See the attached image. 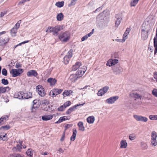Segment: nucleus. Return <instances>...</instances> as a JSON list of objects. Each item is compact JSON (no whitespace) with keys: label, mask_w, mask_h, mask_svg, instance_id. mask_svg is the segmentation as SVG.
<instances>
[{"label":"nucleus","mask_w":157,"mask_h":157,"mask_svg":"<svg viewBox=\"0 0 157 157\" xmlns=\"http://www.w3.org/2000/svg\"><path fill=\"white\" fill-rule=\"evenodd\" d=\"M85 104V103H84L83 104H77L73 106V107L70 108L67 111L66 113L67 114H69L71 113V112H72L73 111L75 110V109H77V107L78 106L80 105H83L84 104Z\"/></svg>","instance_id":"dca6fc26"},{"label":"nucleus","mask_w":157,"mask_h":157,"mask_svg":"<svg viewBox=\"0 0 157 157\" xmlns=\"http://www.w3.org/2000/svg\"><path fill=\"white\" fill-rule=\"evenodd\" d=\"M149 118L150 120H157V115H150L149 116Z\"/></svg>","instance_id":"79ce46f5"},{"label":"nucleus","mask_w":157,"mask_h":157,"mask_svg":"<svg viewBox=\"0 0 157 157\" xmlns=\"http://www.w3.org/2000/svg\"><path fill=\"white\" fill-rule=\"evenodd\" d=\"M129 95L131 97L136 99H139L140 100H141L142 98V94L141 92L140 91H132L130 93Z\"/></svg>","instance_id":"20e7f679"},{"label":"nucleus","mask_w":157,"mask_h":157,"mask_svg":"<svg viewBox=\"0 0 157 157\" xmlns=\"http://www.w3.org/2000/svg\"><path fill=\"white\" fill-rule=\"evenodd\" d=\"M28 77H32L33 76L36 77L38 75L37 72L34 70H31L29 71L27 74Z\"/></svg>","instance_id":"aec40b11"},{"label":"nucleus","mask_w":157,"mask_h":157,"mask_svg":"<svg viewBox=\"0 0 157 157\" xmlns=\"http://www.w3.org/2000/svg\"><path fill=\"white\" fill-rule=\"evenodd\" d=\"M139 0H133L131 2L130 5L131 6H136Z\"/></svg>","instance_id":"37998d69"},{"label":"nucleus","mask_w":157,"mask_h":157,"mask_svg":"<svg viewBox=\"0 0 157 157\" xmlns=\"http://www.w3.org/2000/svg\"><path fill=\"white\" fill-rule=\"evenodd\" d=\"M130 30L131 29L129 28H128L126 29L123 35L122 41L123 42H124L125 40L127 39V36L128 35Z\"/></svg>","instance_id":"5701e85b"},{"label":"nucleus","mask_w":157,"mask_h":157,"mask_svg":"<svg viewBox=\"0 0 157 157\" xmlns=\"http://www.w3.org/2000/svg\"><path fill=\"white\" fill-rule=\"evenodd\" d=\"M58 151H59L60 152H61V153H63V151L62 149L61 148L59 149Z\"/></svg>","instance_id":"338daca9"},{"label":"nucleus","mask_w":157,"mask_h":157,"mask_svg":"<svg viewBox=\"0 0 157 157\" xmlns=\"http://www.w3.org/2000/svg\"><path fill=\"white\" fill-rule=\"evenodd\" d=\"M93 34V32H90V33H89L87 34V35H86V36H87V38H88V37H90V36H91V35Z\"/></svg>","instance_id":"e2e57ef3"},{"label":"nucleus","mask_w":157,"mask_h":157,"mask_svg":"<svg viewBox=\"0 0 157 157\" xmlns=\"http://www.w3.org/2000/svg\"><path fill=\"white\" fill-rule=\"evenodd\" d=\"M134 119L138 122H146L148 121L147 117L138 115L135 114L133 116Z\"/></svg>","instance_id":"39448f33"},{"label":"nucleus","mask_w":157,"mask_h":157,"mask_svg":"<svg viewBox=\"0 0 157 157\" xmlns=\"http://www.w3.org/2000/svg\"><path fill=\"white\" fill-rule=\"evenodd\" d=\"M6 32L5 31L0 32V36L2 34H4L6 33Z\"/></svg>","instance_id":"774afa93"},{"label":"nucleus","mask_w":157,"mask_h":157,"mask_svg":"<svg viewBox=\"0 0 157 157\" xmlns=\"http://www.w3.org/2000/svg\"><path fill=\"white\" fill-rule=\"evenodd\" d=\"M10 128V127L9 125H6L1 127L0 129H3L5 130H7L9 129Z\"/></svg>","instance_id":"09e8293b"},{"label":"nucleus","mask_w":157,"mask_h":157,"mask_svg":"<svg viewBox=\"0 0 157 157\" xmlns=\"http://www.w3.org/2000/svg\"><path fill=\"white\" fill-rule=\"evenodd\" d=\"M65 108H64V105H63L58 108V110L59 111H62Z\"/></svg>","instance_id":"864d4df0"},{"label":"nucleus","mask_w":157,"mask_h":157,"mask_svg":"<svg viewBox=\"0 0 157 157\" xmlns=\"http://www.w3.org/2000/svg\"><path fill=\"white\" fill-rule=\"evenodd\" d=\"M6 134H4V133H1L0 134V139L3 141H7L8 139L6 136Z\"/></svg>","instance_id":"c9c22d12"},{"label":"nucleus","mask_w":157,"mask_h":157,"mask_svg":"<svg viewBox=\"0 0 157 157\" xmlns=\"http://www.w3.org/2000/svg\"><path fill=\"white\" fill-rule=\"evenodd\" d=\"M68 120V118L66 116H63L61 117L59 120L56 122L55 123V124H59L63 121Z\"/></svg>","instance_id":"473e14b6"},{"label":"nucleus","mask_w":157,"mask_h":157,"mask_svg":"<svg viewBox=\"0 0 157 157\" xmlns=\"http://www.w3.org/2000/svg\"><path fill=\"white\" fill-rule=\"evenodd\" d=\"M154 44L155 47L154 54H155L157 52V34H156L154 39Z\"/></svg>","instance_id":"a878e982"},{"label":"nucleus","mask_w":157,"mask_h":157,"mask_svg":"<svg viewBox=\"0 0 157 157\" xmlns=\"http://www.w3.org/2000/svg\"><path fill=\"white\" fill-rule=\"evenodd\" d=\"M64 3V1L58 2L56 3L55 5L59 8H61L63 6Z\"/></svg>","instance_id":"e433bc0d"},{"label":"nucleus","mask_w":157,"mask_h":157,"mask_svg":"<svg viewBox=\"0 0 157 157\" xmlns=\"http://www.w3.org/2000/svg\"><path fill=\"white\" fill-rule=\"evenodd\" d=\"M151 144L153 146H155L157 144V140H151Z\"/></svg>","instance_id":"a18cd8bd"},{"label":"nucleus","mask_w":157,"mask_h":157,"mask_svg":"<svg viewBox=\"0 0 157 157\" xmlns=\"http://www.w3.org/2000/svg\"><path fill=\"white\" fill-rule=\"evenodd\" d=\"M112 69L113 70L114 73L117 75H119L123 71V69L119 66L113 67Z\"/></svg>","instance_id":"f8f14e48"},{"label":"nucleus","mask_w":157,"mask_h":157,"mask_svg":"<svg viewBox=\"0 0 157 157\" xmlns=\"http://www.w3.org/2000/svg\"><path fill=\"white\" fill-rule=\"evenodd\" d=\"M36 89L38 94L41 97H44L46 94L44 89L40 85H38L36 87Z\"/></svg>","instance_id":"0eeeda50"},{"label":"nucleus","mask_w":157,"mask_h":157,"mask_svg":"<svg viewBox=\"0 0 157 157\" xmlns=\"http://www.w3.org/2000/svg\"><path fill=\"white\" fill-rule=\"evenodd\" d=\"M152 94L155 96L157 97V89H154L152 91Z\"/></svg>","instance_id":"8fccbe9b"},{"label":"nucleus","mask_w":157,"mask_h":157,"mask_svg":"<svg viewBox=\"0 0 157 157\" xmlns=\"http://www.w3.org/2000/svg\"><path fill=\"white\" fill-rule=\"evenodd\" d=\"M87 38V36L86 35L82 38L81 40L82 41H83L86 40Z\"/></svg>","instance_id":"13d9d810"},{"label":"nucleus","mask_w":157,"mask_h":157,"mask_svg":"<svg viewBox=\"0 0 157 157\" xmlns=\"http://www.w3.org/2000/svg\"><path fill=\"white\" fill-rule=\"evenodd\" d=\"M108 90V88L107 87H105L103 89L100 90L97 93V95L98 96H102L105 93H106Z\"/></svg>","instance_id":"6ab92c4d"},{"label":"nucleus","mask_w":157,"mask_h":157,"mask_svg":"<svg viewBox=\"0 0 157 157\" xmlns=\"http://www.w3.org/2000/svg\"><path fill=\"white\" fill-rule=\"evenodd\" d=\"M2 74L3 75L5 76H6L7 75V71L5 68L2 69Z\"/></svg>","instance_id":"3c124183"},{"label":"nucleus","mask_w":157,"mask_h":157,"mask_svg":"<svg viewBox=\"0 0 157 157\" xmlns=\"http://www.w3.org/2000/svg\"><path fill=\"white\" fill-rule=\"evenodd\" d=\"M9 41V38L8 37L3 38H0V46H3L6 45Z\"/></svg>","instance_id":"2eb2a0df"},{"label":"nucleus","mask_w":157,"mask_h":157,"mask_svg":"<svg viewBox=\"0 0 157 157\" xmlns=\"http://www.w3.org/2000/svg\"><path fill=\"white\" fill-rule=\"evenodd\" d=\"M93 34V32H90V33H89L87 34V35H86V36H87V38H88V37H90V36H91V35Z\"/></svg>","instance_id":"0e129e2a"},{"label":"nucleus","mask_w":157,"mask_h":157,"mask_svg":"<svg viewBox=\"0 0 157 157\" xmlns=\"http://www.w3.org/2000/svg\"><path fill=\"white\" fill-rule=\"evenodd\" d=\"M136 138V135L134 134H132L129 135V139L131 141L134 140Z\"/></svg>","instance_id":"ea45409f"},{"label":"nucleus","mask_w":157,"mask_h":157,"mask_svg":"<svg viewBox=\"0 0 157 157\" xmlns=\"http://www.w3.org/2000/svg\"><path fill=\"white\" fill-rule=\"evenodd\" d=\"M33 105L32 108V111L34 112L35 111L36 108H38L40 105V103L38 100H35L33 101Z\"/></svg>","instance_id":"f3484780"},{"label":"nucleus","mask_w":157,"mask_h":157,"mask_svg":"<svg viewBox=\"0 0 157 157\" xmlns=\"http://www.w3.org/2000/svg\"><path fill=\"white\" fill-rule=\"evenodd\" d=\"M73 51L70 50L68 52L67 55H66L63 58V62L65 64L68 63L70 60L71 58L72 57L73 55Z\"/></svg>","instance_id":"9d476101"},{"label":"nucleus","mask_w":157,"mask_h":157,"mask_svg":"<svg viewBox=\"0 0 157 157\" xmlns=\"http://www.w3.org/2000/svg\"><path fill=\"white\" fill-rule=\"evenodd\" d=\"M50 27H48V28H47L46 29V32L47 33H51V31L50 30Z\"/></svg>","instance_id":"680f3d73"},{"label":"nucleus","mask_w":157,"mask_h":157,"mask_svg":"<svg viewBox=\"0 0 157 157\" xmlns=\"http://www.w3.org/2000/svg\"><path fill=\"white\" fill-rule=\"evenodd\" d=\"M76 0H71L70 3L68 4V6L71 7L75 5L76 3Z\"/></svg>","instance_id":"c03bdc74"},{"label":"nucleus","mask_w":157,"mask_h":157,"mask_svg":"<svg viewBox=\"0 0 157 157\" xmlns=\"http://www.w3.org/2000/svg\"><path fill=\"white\" fill-rule=\"evenodd\" d=\"M49 103V101L47 99H44L42 101V104H44L45 105H47Z\"/></svg>","instance_id":"603ef678"},{"label":"nucleus","mask_w":157,"mask_h":157,"mask_svg":"<svg viewBox=\"0 0 157 157\" xmlns=\"http://www.w3.org/2000/svg\"><path fill=\"white\" fill-rule=\"evenodd\" d=\"M80 69L78 70L76 73V74L79 78L81 77L84 74L87 70V68L86 66H83L81 67V68H80Z\"/></svg>","instance_id":"9b49d317"},{"label":"nucleus","mask_w":157,"mask_h":157,"mask_svg":"<svg viewBox=\"0 0 157 157\" xmlns=\"http://www.w3.org/2000/svg\"><path fill=\"white\" fill-rule=\"evenodd\" d=\"M65 132H64L62 135V136L60 139V140L61 141H63L64 140V137H65Z\"/></svg>","instance_id":"6e6d98bb"},{"label":"nucleus","mask_w":157,"mask_h":157,"mask_svg":"<svg viewBox=\"0 0 157 157\" xmlns=\"http://www.w3.org/2000/svg\"><path fill=\"white\" fill-rule=\"evenodd\" d=\"M118 63V60L117 59H109V66L112 67V68L113 67L116 66L115 65Z\"/></svg>","instance_id":"4468645a"},{"label":"nucleus","mask_w":157,"mask_h":157,"mask_svg":"<svg viewBox=\"0 0 157 157\" xmlns=\"http://www.w3.org/2000/svg\"><path fill=\"white\" fill-rule=\"evenodd\" d=\"M26 154L27 155L29 156H32L33 154V151L31 149H28L26 151Z\"/></svg>","instance_id":"a19ab883"},{"label":"nucleus","mask_w":157,"mask_h":157,"mask_svg":"<svg viewBox=\"0 0 157 157\" xmlns=\"http://www.w3.org/2000/svg\"><path fill=\"white\" fill-rule=\"evenodd\" d=\"M81 63L80 62H76L75 64L73 66L72 70L73 71H76L78 69L80 70V68H81V67H82Z\"/></svg>","instance_id":"a211bd4d"},{"label":"nucleus","mask_w":157,"mask_h":157,"mask_svg":"<svg viewBox=\"0 0 157 157\" xmlns=\"http://www.w3.org/2000/svg\"><path fill=\"white\" fill-rule=\"evenodd\" d=\"M9 116L7 115H5L2 116L0 118V125L3 124L7 120H8Z\"/></svg>","instance_id":"393cba45"},{"label":"nucleus","mask_w":157,"mask_h":157,"mask_svg":"<svg viewBox=\"0 0 157 157\" xmlns=\"http://www.w3.org/2000/svg\"><path fill=\"white\" fill-rule=\"evenodd\" d=\"M21 20H19L15 24L14 26L11 30V34L12 36H15L16 34L17 29L19 28L20 24L21 23Z\"/></svg>","instance_id":"423d86ee"},{"label":"nucleus","mask_w":157,"mask_h":157,"mask_svg":"<svg viewBox=\"0 0 157 157\" xmlns=\"http://www.w3.org/2000/svg\"><path fill=\"white\" fill-rule=\"evenodd\" d=\"M119 98V97L117 96H113L109 98V103L112 104L117 100Z\"/></svg>","instance_id":"4be33fe9"},{"label":"nucleus","mask_w":157,"mask_h":157,"mask_svg":"<svg viewBox=\"0 0 157 157\" xmlns=\"http://www.w3.org/2000/svg\"><path fill=\"white\" fill-rule=\"evenodd\" d=\"M71 103L70 101H68L65 102L64 104L63 105L64 106V108H66L68 106L71 105Z\"/></svg>","instance_id":"de8ad7c7"},{"label":"nucleus","mask_w":157,"mask_h":157,"mask_svg":"<svg viewBox=\"0 0 157 157\" xmlns=\"http://www.w3.org/2000/svg\"><path fill=\"white\" fill-rule=\"evenodd\" d=\"M63 25H57L55 27H50V30L54 35L57 36L58 32L63 29Z\"/></svg>","instance_id":"7ed1b4c3"},{"label":"nucleus","mask_w":157,"mask_h":157,"mask_svg":"<svg viewBox=\"0 0 157 157\" xmlns=\"http://www.w3.org/2000/svg\"><path fill=\"white\" fill-rule=\"evenodd\" d=\"M62 91V90L58 89H54L51 90L49 95L53 98L56 97L58 94H60Z\"/></svg>","instance_id":"6e6552de"},{"label":"nucleus","mask_w":157,"mask_h":157,"mask_svg":"<svg viewBox=\"0 0 157 157\" xmlns=\"http://www.w3.org/2000/svg\"><path fill=\"white\" fill-rule=\"evenodd\" d=\"M2 83L4 85H6L8 84L9 82L7 80L2 79Z\"/></svg>","instance_id":"49530a36"},{"label":"nucleus","mask_w":157,"mask_h":157,"mask_svg":"<svg viewBox=\"0 0 157 157\" xmlns=\"http://www.w3.org/2000/svg\"><path fill=\"white\" fill-rule=\"evenodd\" d=\"M78 126L79 128V130L82 132L85 131V128L83 124L82 121H79L78 124Z\"/></svg>","instance_id":"7c9ffc66"},{"label":"nucleus","mask_w":157,"mask_h":157,"mask_svg":"<svg viewBox=\"0 0 157 157\" xmlns=\"http://www.w3.org/2000/svg\"><path fill=\"white\" fill-rule=\"evenodd\" d=\"M22 69H13L10 71V73L12 74L13 77H16L19 76L23 72Z\"/></svg>","instance_id":"1a4fd4ad"},{"label":"nucleus","mask_w":157,"mask_h":157,"mask_svg":"<svg viewBox=\"0 0 157 157\" xmlns=\"http://www.w3.org/2000/svg\"><path fill=\"white\" fill-rule=\"evenodd\" d=\"M120 147L121 148H126L127 146V143L126 140H122L120 143Z\"/></svg>","instance_id":"bb28decb"},{"label":"nucleus","mask_w":157,"mask_h":157,"mask_svg":"<svg viewBox=\"0 0 157 157\" xmlns=\"http://www.w3.org/2000/svg\"><path fill=\"white\" fill-rule=\"evenodd\" d=\"M77 133V131L76 128H73V134L71 136L70 140L72 141H74L76 138Z\"/></svg>","instance_id":"2f4dec72"},{"label":"nucleus","mask_w":157,"mask_h":157,"mask_svg":"<svg viewBox=\"0 0 157 157\" xmlns=\"http://www.w3.org/2000/svg\"><path fill=\"white\" fill-rule=\"evenodd\" d=\"M115 17L116 18L115 21V25L117 27L120 25L122 20L121 16L119 14L116 15Z\"/></svg>","instance_id":"ddd939ff"},{"label":"nucleus","mask_w":157,"mask_h":157,"mask_svg":"<svg viewBox=\"0 0 157 157\" xmlns=\"http://www.w3.org/2000/svg\"><path fill=\"white\" fill-rule=\"evenodd\" d=\"M154 78L156 79V81L157 82V72H155L154 74Z\"/></svg>","instance_id":"052dcab7"},{"label":"nucleus","mask_w":157,"mask_h":157,"mask_svg":"<svg viewBox=\"0 0 157 157\" xmlns=\"http://www.w3.org/2000/svg\"><path fill=\"white\" fill-rule=\"evenodd\" d=\"M147 33V31H146L144 29H142L141 38L143 40H145L147 39L148 37Z\"/></svg>","instance_id":"412c9836"},{"label":"nucleus","mask_w":157,"mask_h":157,"mask_svg":"<svg viewBox=\"0 0 157 157\" xmlns=\"http://www.w3.org/2000/svg\"><path fill=\"white\" fill-rule=\"evenodd\" d=\"M63 15L62 13L58 14L56 17V19L58 21H60L63 18Z\"/></svg>","instance_id":"f704fd0d"},{"label":"nucleus","mask_w":157,"mask_h":157,"mask_svg":"<svg viewBox=\"0 0 157 157\" xmlns=\"http://www.w3.org/2000/svg\"><path fill=\"white\" fill-rule=\"evenodd\" d=\"M70 33L67 31L61 32L58 36L59 39L62 42H66L69 41L70 38Z\"/></svg>","instance_id":"f257e3e1"},{"label":"nucleus","mask_w":157,"mask_h":157,"mask_svg":"<svg viewBox=\"0 0 157 157\" xmlns=\"http://www.w3.org/2000/svg\"><path fill=\"white\" fill-rule=\"evenodd\" d=\"M47 82L50 83V86H54L56 82V80L54 78H50L48 79Z\"/></svg>","instance_id":"cd10ccee"},{"label":"nucleus","mask_w":157,"mask_h":157,"mask_svg":"<svg viewBox=\"0 0 157 157\" xmlns=\"http://www.w3.org/2000/svg\"><path fill=\"white\" fill-rule=\"evenodd\" d=\"M17 98L20 99H27L31 98L32 96V94L30 92H21L17 94Z\"/></svg>","instance_id":"f03ea898"},{"label":"nucleus","mask_w":157,"mask_h":157,"mask_svg":"<svg viewBox=\"0 0 157 157\" xmlns=\"http://www.w3.org/2000/svg\"><path fill=\"white\" fill-rule=\"evenodd\" d=\"M17 149L18 151H20L21 149V144H17Z\"/></svg>","instance_id":"4d7b16f0"},{"label":"nucleus","mask_w":157,"mask_h":157,"mask_svg":"<svg viewBox=\"0 0 157 157\" xmlns=\"http://www.w3.org/2000/svg\"><path fill=\"white\" fill-rule=\"evenodd\" d=\"M16 66L17 68H18L19 67H21V65L19 63H17L16 65Z\"/></svg>","instance_id":"69168bd1"},{"label":"nucleus","mask_w":157,"mask_h":157,"mask_svg":"<svg viewBox=\"0 0 157 157\" xmlns=\"http://www.w3.org/2000/svg\"><path fill=\"white\" fill-rule=\"evenodd\" d=\"M79 78L76 74H72L69 77V79L72 82H75L78 78Z\"/></svg>","instance_id":"b1692460"},{"label":"nucleus","mask_w":157,"mask_h":157,"mask_svg":"<svg viewBox=\"0 0 157 157\" xmlns=\"http://www.w3.org/2000/svg\"><path fill=\"white\" fill-rule=\"evenodd\" d=\"M53 118L52 115H44L42 117V119L43 121H47L52 119Z\"/></svg>","instance_id":"c756f323"},{"label":"nucleus","mask_w":157,"mask_h":157,"mask_svg":"<svg viewBox=\"0 0 157 157\" xmlns=\"http://www.w3.org/2000/svg\"><path fill=\"white\" fill-rule=\"evenodd\" d=\"M140 144L141 147L143 149L145 150L147 148V145L145 142H141L140 143Z\"/></svg>","instance_id":"4c0bfd02"},{"label":"nucleus","mask_w":157,"mask_h":157,"mask_svg":"<svg viewBox=\"0 0 157 157\" xmlns=\"http://www.w3.org/2000/svg\"><path fill=\"white\" fill-rule=\"evenodd\" d=\"M73 92L71 90H65L63 92V97H65L67 96H70L71 94Z\"/></svg>","instance_id":"72a5a7b5"},{"label":"nucleus","mask_w":157,"mask_h":157,"mask_svg":"<svg viewBox=\"0 0 157 157\" xmlns=\"http://www.w3.org/2000/svg\"><path fill=\"white\" fill-rule=\"evenodd\" d=\"M151 140L156 139L157 135L156 132L154 131H152L151 133Z\"/></svg>","instance_id":"58836bf2"},{"label":"nucleus","mask_w":157,"mask_h":157,"mask_svg":"<svg viewBox=\"0 0 157 157\" xmlns=\"http://www.w3.org/2000/svg\"><path fill=\"white\" fill-rule=\"evenodd\" d=\"M26 2L25 0H21L18 3V5H20L21 4H24V3Z\"/></svg>","instance_id":"bf43d9fd"},{"label":"nucleus","mask_w":157,"mask_h":157,"mask_svg":"<svg viewBox=\"0 0 157 157\" xmlns=\"http://www.w3.org/2000/svg\"><path fill=\"white\" fill-rule=\"evenodd\" d=\"M87 122L89 124H93L95 120L94 116H90L88 117L86 119Z\"/></svg>","instance_id":"c85d7f7f"},{"label":"nucleus","mask_w":157,"mask_h":157,"mask_svg":"<svg viewBox=\"0 0 157 157\" xmlns=\"http://www.w3.org/2000/svg\"><path fill=\"white\" fill-rule=\"evenodd\" d=\"M107 13V12H105V11H103L101 14L99 15L98 16L96 19H97L98 18H100L101 16H104V14H105V13Z\"/></svg>","instance_id":"5fc2aeb1"}]
</instances>
